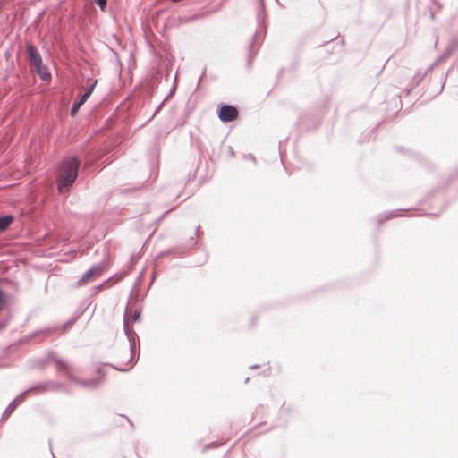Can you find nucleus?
<instances>
[{"mask_svg":"<svg viewBox=\"0 0 458 458\" xmlns=\"http://www.w3.org/2000/svg\"><path fill=\"white\" fill-rule=\"evenodd\" d=\"M431 20H435V14L433 13H430Z\"/></svg>","mask_w":458,"mask_h":458,"instance_id":"obj_18","label":"nucleus"},{"mask_svg":"<svg viewBox=\"0 0 458 458\" xmlns=\"http://www.w3.org/2000/svg\"><path fill=\"white\" fill-rule=\"evenodd\" d=\"M81 106H82L81 103H79V102L75 103L71 108V114H74L78 111V109L81 107Z\"/></svg>","mask_w":458,"mask_h":458,"instance_id":"obj_11","label":"nucleus"},{"mask_svg":"<svg viewBox=\"0 0 458 458\" xmlns=\"http://www.w3.org/2000/svg\"><path fill=\"white\" fill-rule=\"evenodd\" d=\"M91 93L92 92H90V90H88V89L84 92V94H86L88 97H89L91 95Z\"/></svg>","mask_w":458,"mask_h":458,"instance_id":"obj_16","label":"nucleus"},{"mask_svg":"<svg viewBox=\"0 0 458 458\" xmlns=\"http://www.w3.org/2000/svg\"><path fill=\"white\" fill-rule=\"evenodd\" d=\"M140 310H135L133 312V315H132V319L134 321H139L140 320Z\"/></svg>","mask_w":458,"mask_h":458,"instance_id":"obj_13","label":"nucleus"},{"mask_svg":"<svg viewBox=\"0 0 458 458\" xmlns=\"http://www.w3.org/2000/svg\"><path fill=\"white\" fill-rule=\"evenodd\" d=\"M38 73L39 74L40 78L43 79V80H47L50 77V74L49 72L43 69V67H39V68H36Z\"/></svg>","mask_w":458,"mask_h":458,"instance_id":"obj_10","label":"nucleus"},{"mask_svg":"<svg viewBox=\"0 0 458 458\" xmlns=\"http://www.w3.org/2000/svg\"><path fill=\"white\" fill-rule=\"evenodd\" d=\"M96 84H97V81H95L91 84V86L88 89V90H90V92H93V90H94V88H95Z\"/></svg>","mask_w":458,"mask_h":458,"instance_id":"obj_15","label":"nucleus"},{"mask_svg":"<svg viewBox=\"0 0 458 458\" xmlns=\"http://www.w3.org/2000/svg\"><path fill=\"white\" fill-rule=\"evenodd\" d=\"M98 5L103 10L106 7V0H95Z\"/></svg>","mask_w":458,"mask_h":458,"instance_id":"obj_12","label":"nucleus"},{"mask_svg":"<svg viewBox=\"0 0 458 458\" xmlns=\"http://www.w3.org/2000/svg\"><path fill=\"white\" fill-rule=\"evenodd\" d=\"M47 360L48 361L55 362L58 370H64L70 380L81 387L94 388L99 384V378L80 380L74 377L72 373V369L69 364L64 360L60 359L55 352H49L47 355Z\"/></svg>","mask_w":458,"mask_h":458,"instance_id":"obj_2","label":"nucleus"},{"mask_svg":"<svg viewBox=\"0 0 458 458\" xmlns=\"http://www.w3.org/2000/svg\"><path fill=\"white\" fill-rule=\"evenodd\" d=\"M238 111L234 106L224 105L219 110V119L223 122H232L236 119Z\"/></svg>","mask_w":458,"mask_h":458,"instance_id":"obj_5","label":"nucleus"},{"mask_svg":"<svg viewBox=\"0 0 458 458\" xmlns=\"http://www.w3.org/2000/svg\"><path fill=\"white\" fill-rule=\"evenodd\" d=\"M80 162L76 157H68L64 158L59 167L58 191L63 193L69 191L70 187L75 182Z\"/></svg>","mask_w":458,"mask_h":458,"instance_id":"obj_1","label":"nucleus"},{"mask_svg":"<svg viewBox=\"0 0 458 458\" xmlns=\"http://www.w3.org/2000/svg\"><path fill=\"white\" fill-rule=\"evenodd\" d=\"M29 391H25L23 393H21L17 398H15L11 403L10 405L6 408L5 411L4 412V416H8L9 414H11L14 409L16 408V406L18 405L19 403H21L22 400L24 399V396L25 394L28 393Z\"/></svg>","mask_w":458,"mask_h":458,"instance_id":"obj_8","label":"nucleus"},{"mask_svg":"<svg viewBox=\"0 0 458 458\" xmlns=\"http://www.w3.org/2000/svg\"><path fill=\"white\" fill-rule=\"evenodd\" d=\"M13 221V216L0 217V232L6 230Z\"/></svg>","mask_w":458,"mask_h":458,"instance_id":"obj_9","label":"nucleus"},{"mask_svg":"<svg viewBox=\"0 0 458 458\" xmlns=\"http://www.w3.org/2000/svg\"><path fill=\"white\" fill-rule=\"evenodd\" d=\"M123 329L125 334L127 335L128 340L130 342V353H129V360L128 362L123 363L121 362V365L119 367L114 366V368L120 371H128L130 370L133 364L131 363L133 360V356L136 352V344H135V337L136 335H133L129 328V322L128 319L125 318L123 321Z\"/></svg>","mask_w":458,"mask_h":458,"instance_id":"obj_3","label":"nucleus"},{"mask_svg":"<svg viewBox=\"0 0 458 458\" xmlns=\"http://www.w3.org/2000/svg\"><path fill=\"white\" fill-rule=\"evenodd\" d=\"M395 215L394 214V212L390 213L388 216H387V218H390V217H393Z\"/></svg>","mask_w":458,"mask_h":458,"instance_id":"obj_17","label":"nucleus"},{"mask_svg":"<svg viewBox=\"0 0 458 458\" xmlns=\"http://www.w3.org/2000/svg\"><path fill=\"white\" fill-rule=\"evenodd\" d=\"M89 98L86 94H83L78 102L83 105Z\"/></svg>","mask_w":458,"mask_h":458,"instance_id":"obj_14","label":"nucleus"},{"mask_svg":"<svg viewBox=\"0 0 458 458\" xmlns=\"http://www.w3.org/2000/svg\"><path fill=\"white\" fill-rule=\"evenodd\" d=\"M29 391H25L23 393H21L17 398H15L11 403L10 405L6 408L5 411L4 412V416H8L9 414H11L14 409L16 408V406L18 405L19 403H21L22 400L24 399V396L25 394L28 393Z\"/></svg>","mask_w":458,"mask_h":458,"instance_id":"obj_7","label":"nucleus"},{"mask_svg":"<svg viewBox=\"0 0 458 458\" xmlns=\"http://www.w3.org/2000/svg\"><path fill=\"white\" fill-rule=\"evenodd\" d=\"M27 53L29 55L30 62L32 64H34L35 68L41 67V64H42L41 55H40L38 50L32 44L27 45Z\"/></svg>","mask_w":458,"mask_h":458,"instance_id":"obj_6","label":"nucleus"},{"mask_svg":"<svg viewBox=\"0 0 458 458\" xmlns=\"http://www.w3.org/2000/svg\"><path fill=\"white\" fill-rule=\"evenodd\" d=\"M105 267L103 263L97 264L93 266L91 268L87 270L82 276L78 280V285L82 286L87 284L88 283L97 279L104 272Z\"/></svg>","mask_w":458,"mask_h":458,"instance_id":"obj_4","label":"nucleus"}]
</instances>
